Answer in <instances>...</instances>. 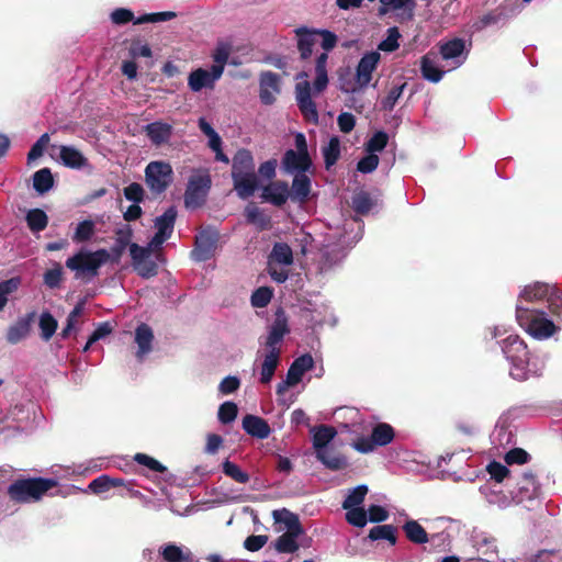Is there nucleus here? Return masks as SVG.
I'll use <instances>...</instances> for the list:
<instances>
[{
    "mask_svg": "<svg viewBox=\"0 0 562 562\" xmlns=\"http://www.w3.org/2000/svg\"><path fill=\"white\" fill-rule=\"evenodd\" d=\"M317 38H321V46L324 52L317 55L315 60V79L313 85L307 80V74L302 71L296 75L297 83L295 86V99L297 106L304 117L312 122H318V112L313 97L322 93L328 86V52L331 50L337 43V36L327 30H316Z\"/></svg>",
    "mask_w": 562,
    "mask_h": 562,
    "instance_id": "f257e3e1",
    "label": "nucleus"
},
{
    "mask_svg": "<svg viewBox=\"0 0 562 562\" xmlns=\"http://www.w3.org/2000/svg\"><path fill=\"white\" fill-rule=\"evenodd\" d=\"M132 231L130 228L120 229L116 233L115 241L111 251L106 249H98L89 251L86 249L79 250L74 256L66 260V267L75 272V278H94L98 276L99 269L109 260L119 262L126 247L132 244Z\"/></svg>",
    "mask_w": 562,
    "mask_h": 562,
    "instance_id": "f03ea898",
    "label": "nucleus"
},
{
    "mask_svg": "<svg viewBox=\"0 0 562 562\" xmlns=\"http://www.w3.org/2000/svg\"><path fill=\"white\" fill-rule=\"evenodd\" d=\"M289 333L288 319L282 311L276 313V318L269 328L265 341V350H258L257 360L261 359L260 363V382L268 384L271 382L274 372L280 363L281 344L284 336Z\"/></svg>",
    "mask_w": 562,
    "mask_h": 562,
    "instance_id": "7ed1b4c3",
    "label": "nucleus"
},
{
    "mask_svg": "<svg viewBox=\"0 0 562 562\" xmlns=\"http://www.w3.org/2000/svg\"><path fill=\"white\" fill-rule=\"evenodd\" d=\"M502 350L510 363L509 374L515 380L524 381L542 373L544 362L538 357H530L527 345L518 336H508L503 341Z\"/></svg>",
    "mask_w": 562,
    "mask_h": 562,
    "instance_id": "20e7f679",
    "label": "nucleus"
},
{
    "mask_svg": "<svg viewBox=\"0 0 562 562\" xmlns=\"http://www.w3.org/2000/svg\"><path fill=\"white\" fill-rule=\"evenodd\" d=\"M274 529L282 535L276 540L274 548L280 553H293L299 549L297 538L303 533L299 517L288 509L272 513Z\"/></svg>",
    "mask_w": 562,
    "mask_h": 562,
    "instance_id": "39448f33",
    "label": "nucleus"
},
{
    "mask_svg": "<svg viewBox=\"0 0 562 562\" xmlns=\"http://www.w3.org/2000/svg\"><path fill=\"white\" fill-rule=\"evenodd\" d=\"M516 319L520 327L539 340L550 338L559 329L544 312L531 310L520 303L516 306Z\"/></svg>",
    "mask_w": 562,
    "mask_h": 562,
    "instance_id": "423d86ee",
    "label": "nucleus"
},
{
    "mask_svg": "<svg viewBox=\"0 0 562 562\" xmlns=\"http://www.w3.org/2000/svg\"><path fill=\"white\" fill-rule=\"evenodd\" d=\"M381 59L378 50L366 53L359 60L353 79H339L340 90L345 93H356L364 90L372 80V75Z\"/></svg>",
    "mask_w": 562,
    "mask_h": 562,
    "instance_id": "0eeeda50",
    "label": "nucleus"
},
{
    "mask_svg": "<svg viewBox=\"0 0 562 562\" xmlns=\"http://www.w3.org/2000/svg\"><path fill=\"white\" fill-rule=\"evenodd\" d=\"M56 485L52 479H27L19 480L9 486V495L12 499L21 503L38 501L47 491Z\"/></svg>",
    "mask_w": 562,
    "mask_h": 562,
    "instance_id": "6e6552de",
    "label": "nucleus"
},
{
    "mask_svg": "<svg viewBox=\"0 0 562 562\" xmlns=\"http://www.w3.org/2000/svg\"><path fill=\"white\" fill-rule=\"evenodd\" d=\"M547 300L552 314L562 316V297L557 289L551 288L547 283L536 282L526 286L520 293L518 303L521 305L526 302H539Z\"/></svg>",
    "mask_w": 562,
    "mask_h": 562,
    "instance_id": "1a4fd4ad",
    "label": "nucleus"
},
{
    "mask_svg": "<svg viewBox=\"0 0 562 562\" xmlns=\"http://www.w3.org/2000/svg\"><path fill=\"white\" fill-rule=\"evenodd\" d=\"M156 247H142L137 244L130 245V255L134 270L144 279L155 277L158 272V265L153 258V250Z\"/></svg>",
    "mask_w": 562,
    "mask_h": 562,
    "instance_id": "9d476101",
    "label": "nucleus"
},
{
    "mask_svg": "<svg viewBox=\"0 0 562 562\" xmlns=\"http://www.w3.org/2000/svg\"><path fill=\"white\" fill-rule=\"evenodd\" d=\"M394 439L393 428L385 423H380L373 427L370 437H360L352 442L355 450L361 453H370L378 446H386Z\"/></svg>",
    "mask_w": 562,
    "mask_h": 562,
    "instance_id": "9b49d317",
    "label": "nucleus"
},
{
    "mask_svg": "<svg viewBox=\"0 0 562 562\" xmlns=\"http://www.w3.org/2000/svg\"><path fill=\"white\" fill-rule=\"evenodd\" d=\"M145 178L150 191L161 193L172 181L171 165L166 161H151L146 166Z\"/></svg>",
    "mask_w": 562,
    "mask_h": 562,
    "instance_id": "f8f14e48",
    "label": "nucleus"
},
{
    "mask_svg": "<svg viewBox=\"0 0 562 562\" xmlns=\"http://www.w3.org/2000/svg\"><path fill=\"white\" fill-rule=\"evenodd\" d=\"M211 188V178L207 173L193 175L188 182L184 193V204L188 209L201 206Z\"/></svg>",
    "mask_w": 562,
    "mask_h": 562,
    "instance_id": "ddd939ff",
    "label": "nucleus"
},
{
    "mask_svg": "<svg viewBox=\"0 0 562 562\" xmlns=\"http://www.w3.org/2000/svg\"><path fill=\"white\" fill-rule=\"evenodd\" d=\"M173 18H176V13L172 11L146 13L136 19H134L133 12L125 8L115 9L111 13L112 22L117 25H122L131 21H133L134 24L158 23L172 20Z\"/></svg>",
    "mask_w": 562,
    "mask_h": 562,
    "instance_id": "4468645a",
    "label": "nucleus"
},
{
    "mask_svg": "<svg viewBox=\"0 0 562 562\" xmlns=\"http://www.w3.org/2000/svg\"><path fill=\"white\" fill-rule=\"evenodd\" d=\"M313 367L314 359L311 355L305 353L296 358L290 366L285 380L278 384L277 393L283 394L290 386L296 385L301 382L304 373L313 369Z\"/></svg>",
    "mask_w": 562,
    "mask_h": 562,
    "instance_id": "2eb2a0df",
    "label": "nucleus"
},
{
    "mask_svg": "<svg viewBox=\"0 0 562 562\" xmlns=\"http://www.w3.org/2000/svg\"><path fill=\"white\" fill-rule=\"evenodd\" d=\"M221 77V66H212L210 70L198 68L190 72L188 77V86L193 92H200L202 89H213Z\"/></svg>",
    "mask_w": 562,
    "mask_h": 562,
    "instance_id": "dca6fc26",
    "label": "nucleus"
},
{
    "mask_svg": "<svg viewBox=\"0 0 562 562\" xmlns=\"http://www.w3.org/2000/svg\"><path fill=\"white\" fill-rule=\"evenodd\" d=\"M177 218V209L168 207L161 216L155 221L156 234L151 238L150 247H160L172 234Z\"/></svg>",
    "mask_w": 562,
    "mask_h": 562,
    "instance_id": "f3484780",
    "label": "nucleus"
},
{
    "mask_svg": "<svg viewBox=\"0 0 562 562\" xmlns=\"http://www.w3.org/2000/svg\"><path fill=\"white\" fill-rule=\"evenodd\" d=\"M440 55L450 69L460 67L467 59L465 42L461 38H452L440 45Z\"/></svg>",
    "mask_w": 562,
    "mask_h": 562,
    "instance_id": "a211bd4d",
    "label": "nucleus"
},
{
    "mask_svg": "<svg viewBox=\"0 0 562 562\" xmlns=\"http://www.w3.org/2000/svg\"><path fill=\"white\" fill-rule=\"evenodd\" d=\"M52 149L57 151L58 160L68 168L82 169L89 166L88 159L74 146L53 145Z\"/></svg>",
    "mask_w": 562,
    "mask_h": 562,
    "instance_id": "6ab92c4d",
    "label": "nucleus"
},
{
    "mask_svg": "<svg viewBox=\"0 0 562 562\" xmlns=\"http://www.w3.org/2000/svg\"><path fill=\"white\" fill-rule=\"evenodd\" d=\"M216 235L211 232H202L195 237V247L192 250V258L195 261L210 259L216 248Z\"/></svg>",
    "mask_w": 562,
    "mask_h": 562,
    "instance_id": "aec40b11",
    "label": "nucleus"
},
{
    "mask_svg": "<svg viewBox=\"0 0 562 562\" xmlns=\"http://www.w3.org/2000/svg\"><path fill=\"white\" fill-rule=\"evenodd\" d=\"M144 132L150 143L154 146H161L165 144H168L171 139V136L173 134V127L171 124L162 122V121H155L153 123L147 124L144 127Z\"/></svg>",
    "mask_w": 562,
    "mask_h": 562,
    "instance_id": "412c9836",
    "label": "nucleus"
},
{
    "mask_svg": "<svg viewBox=\"0 0 562 562\" xmlns=\"http://www.w3.org/2000/svg\"><path fill=\"white\" fill-rule=\"evenodd\" d=\"M280 93V77L271 71L260 75V100L263 104H272Z\"/></svg>",
    "mask_w": 562,
    "mask_h": 562,
    "instance_id": "4be33fe9",
    "label": "nucleus"
},
{
    "mask_svg": "<svg viewBox=\"0 0 562 562\" xmlns=\"http://www.w3.org/2000/svg\"><path fill=\"white\" fill-rule=\"evenodd\" d=\"M290 198L289 186L284 181L271 182L262 188L261 199L276 206L283 205Z\"/></svg>",
    "mask_w": 562,
    "mask_h": 562,
    "instance_id": "5701e85b",
    "label": "nucleus"
},
{
    "mask_svg": "<svg viewBox=\"0 0 562 562\" xmlns=\"http://www.w3.org/2000/svg\"><path fill=\"white\" fill-rule=\"evenodd\" d=\"M244 430L258 439H266L271 434L269 424L261 417L255 415H246L243 418Z\"/></svg>",
    "mask_w": 562,
    "mask_h": 562,
    "instance_id": "b1692460",
    "label": "nucleus"
},
{
    "mask_svg": "<svg viewBox=\"0 0 562 562\" xmlns=\"http://www.w3.org/2000/svg\"><path fill=\"white\" fill-rule=\"evenodd\" d=\"M315 456L325 468L331 471H339L348 465L347 458L342 453L336 451L333 446L326 450H321Z\"/></svg>",
    "mask_w": 562,
    "mask_h": 562,
    "instance_id": "393cba45",
    "label": "nucleus"
},
{
    "mask_svg": "<svg viewBox=\"0 0 562 562\" xmlns=\"http://www.w3.org/2000/svg\"><path fill=\"white\" fill-rule=\"evenodd\" d=\"M234 189L240 199L250 198L259 188V181L256 172L232 177Z\"/></svg>",
    "mask_w": 562,
    "mask_h": 562,
    "instance_id": "a878e982",
    "label": "nucleus"
},
{
    "mask_svg": "<svg viewBox=\"0 0 562 562\" xmlns=\"http://www.w3.org/2000/svg\"><path fill=\"white\" fill-rule=\"evenodd\" d=\"M159 554L166 562H193L190 549L175 543H168L159 548Z\"/></svg>",
    "mask_w": 562,
    "mask_h": 562,
    "instance_id": "bb28decb",
    "label": "nucleus"
},
{
    "mask_svg": "<svg viewBox=\"0 0 562 562\" xmlns=\"http://www.w3.org/2000/svg\"><path fill=\"white\" fill-rule=\"evenodd\" d=\"M283 167L289 172L299 171L304 173L311 167V159L308 154L296 153L289 149L283 157Z\"/></svg>",
    "mask_w": 562,
    "mask_h": 562,
    "instance_id": "cd10ccee",
    "label": "nucleus"
},
{
    "mask_svg": "<svg viewBox=\"0 0 562 562\" xmlns=\"http://www.w3.org/2000/svg\"><path fill=\"white\" fill-rule=\"evenodd\" d=\"M255 172V162L251 153L239 149L233 158L232 177Z\"/></svg>",
    "mask_w": 562,
    "mask_h": 562,
    "instance_id": "c85d7f7f",
    "label": "nucleus"
},
{
    "mask_svg": "<svg viewBox=\"0 0 562 562\" xmlns=\"http://www.w3.org/2000/svg\"><path fill=\"white\" fill-rule=\"evenodd\" d=\"M312 432V441L315 454L321 450H326L327 448L331 447L330 443L337 435V431L334 427L326 425L315 427Z\"/></svg>",
    "mask_w": 562,
    "mask_h": 562,
    "instance_id": "c756f323",
    "label": "nucleus"
},
{
    "mask_svg": "<svg viewBox=\"0 0 562 562\" xmlns=\"http://www.w3.org/2000/svg\"><path fill=\"white\" fill-rule=\"evenodd\" d=\"M154 339L151 328L146 324H140L135 330V342L137 344L138 350L136 357L138 360H143L144 357L151 351V342Z\"/></svg>",
    "mask_w": 562,
    "mask_h": 562,
    "instance_id": "7c9ffc66",
    "label": "nucleus"
},
{
    "mask_svg": "<svg viewBox=\"0 0 562 562\" xmlns=\"http://www.w3.org/2000/svg\"><path fill=\"white\" fill-rule=\"evenodd\" d=\"M311 192V180L302 172L294 176L290 198L293 201L305 202Z\"/></svg>",
    "mask_w": 562,
    "mask_h": 562,
    "instance_id": "2f4dec72",
    "label": "nucleus"
},
{
    "mask_svg": "<svg viewBox=\"0 0 562 562\" xmlns=\"http://www.w3.org/2000/svg\"><path fill=\"white\" fill-rule=\"evenodd\" d=\"M296 34L299 36L297 48L301 54V58L307 59L313 53L314 45L317 43L316 30L308 31L305 29H299L296 30Z\"/></svg>",
    "mask_w": 562,
    "mask_h": 562,
    "instance_id": "473e14b6",
    "label": "nucleus"
},
{
    "mask_svg": "<svg viewBox=\"0 0 562 562\" xmlns=\"http://www.w3.org/2000/svg\"><path fill=\"white\" fill-rule=\"evenodd\" d=\"M403 531L406 538L415 544H425L429 541L427 531L417 520H407L403 525Z\"/></svg>",
    "mask_w": 562,
    "mask_h": 562,
    "instance_id": "72a5a7b5",
    "label": "nucleus"
},
{
    "mask_svg": "<svg viewBox=\"0 0 562 562\" xmlns=\"http://www.w3.org/2000/svg\"><path fill=\"white\" fill-rule=\"evenodd\" d=\"M420 69L423 77L431 82H439L445 74V71L438 67L435 57L430 54L422 58Z\"/></svg>",
    "mask_w": 562,
    "mask_h": 562,
    "instance_id": "f704fd0d",
    "label": "nucleus"
},
{
    "mask_svg": "<svg viewBox=\"0 0 562 562\" xmlns=\"http://www.w3.org/2000/svg\"><path fill=\"white\" fill-rule=\"evenodd\" d=\"M54 186V178L48 168H43L33 175V187L36 192L44 194Z\"/></svg>",
    "mask_w": 562,
    "mask_h": 562,
    "instance_id": "c9c22d12",
    "label": "nucleus"
},
{
    "mask_svg": "<svg viewBox=\"0 0 562 562\" xmlns=\"http://www.w3.org/2000/svg\"><path fill=\"white\" fill-rule=\"evenodd\" d=\"M26 223L33 233L42 232L48 224V217L43 210L32 209L26 214Z\"/></svg>",
    "mask_w": 562,
    "mask_h": 562,
    "instance_id": "e433bc0d",
    "label": "nucleus"
},
{
    "mask_svg": "<svg viewBox=\"0 0 562 562\" xmlns=\"http://www.w3.org/2000/svg\"><path fill=\"white\" fill-rule=\"evenodd\" d=\"M326 168L334 166L340 157V140L337 136H333L328 144L322 149Z\"/></svg>",
    "mask_w": 562,
    "mask_h": 562,
    "instance_id": "4c0bfd02",
    "label": "nucleus"
},
{
    "mask_svg": "<svg viewBox=\"0 0 562 562\" xmlns=\"http://www.w3.org/2000/svg\"><path fill=\"white\" fill-rule=\"evenodd\" d=\"M30 331V324L27 321H19L16 324L9 327L7 333V340L14 345L23 340Z\"/></svg>",
    "mask_w": 562,
    "mask_h": 562,
    "instance_id": "58836bf2",
    "label": "nucleus"
},
{
    "mask_svg": "<svg viewBox=\"0 0 562 562\" xmlns=\"http://www.w3.org/2000/svg\"><path fill=\"white\" fill-rule=\"evenodd\" d=\"M367 493H368V486L363 485V484L349 490V492L342 503V508L360 507Z\"/></svg>",
    "mask_w": 562,
    "mask_h": 562,
    "instance_id": "ea45409f",
    "label": "nucleus"
},
{
    "mask_svg": "<svg viewBox=\"0 0 562 562\" xmlns=\"http://www.w3.org/2000/svg\"><path fill=\"white\" fill-rule=\"evenodd\" d=\"M40 328H41V337L48 341L57 329V321L53 317V315L48 312H44L40 316Z\"/></svg>",
    "mask_w": 562,
    "mask_h": 562,
    "instance_id": "a19ab883",
    "label": "nucleus"
},
{
    "mask_svg": "<svg viewBox=\"0 0 562 562\" xmlns=\"http://www.w3.org/2000/svg\"><path fill=\"white\" fill-rule=\"evenodd\" d=\"M371 540H387L391 544H395V528L392 525H380L373 527L369 532Z\"/></svg>",
    "mask_w": 562,
    "mask_h": 562,
    "instance_id": "79ce46f5",
    "label": "nucleus"
},
{
    "mask_svg": "<svg viewBox=\"0 0 562 562\" xmlns=\"http://www.w3.org/2000/svg\"><path fill=\"white\" fill-rule=\"evenodd\" d=\"M415 7L413 0H380L379 13L381 15L386 14L390 11L397 10H409L412 11Z\"/></svg>",
    "mask_w": 562,
    "mask_h": 562,
    "instance_id": "37998d69",
    "label": "nucleus"
},
{
    "mask_svg": "<svg viewBox=\"0 0 562 562\" xmlns=\"http://www.w3.org/2000/svg\"><path fill=\"white\" fill-rule=\"evenodd\" d=\"M20 285L21 279L19 277L0 282V311L5 307L9 295L15 292Z\"/></svg>",
    "mask_w": 562,
    "mask_h": 562,
    "instance_id": "c03bdc74",
    "label": "nucleus"
},
{
    "mask_svg": "<svg viewBox=\"0 0 562 562\" xmlns=\"http://www.w3.org/2000/svg\"><path fill=\"white\" fill-rule=\"evenodd\" d=\"M245 212L249 223L258 226L259 228L268 227L270 220L258 206L252 204L248 205Z\"/></svg>",
    "mask_w": 562,
    "mask_h": 562,
    "instance_id": "a18cd8bd",
    "label": "nucleus"
},
{
    "mask_svg": "<svg viewBox=\"0 0 562 562\" xmlns=\"http://www.w3.org/2000/svg\"><path fill=\"white\" fill-rule=\"evenodd\" d=\"M222 469L225 475L238 483H247L249 481V475L229 460L223 462Z\"/></svg>",
    "mask_w": 562,
    "mask_h": 562,
    "instance_id": "49530a36",
    "label": "nucleus"
},
{
    "mask_svg": "<svg viewBox=\"0 0 562 562\" xmlns=\"http://www.w3.org/2000/svg\"><path fill=\"white\" fill-rule=\"evenodd\" d=\"M389 142V136L385 132L379 131L368 140L366 150L368 154H376L382 151Z\"/></svg>",
    "mask_w": 562,
    "mask_h": 562,
    "instance_id": "de8ad7c7",
    "label": "nucleus"
},
{
    "mask_svg": "<svg viewBox=\"0 0 562 562\" xmlns=\"http://www.w3.org/2000/svg\"><path fill=\"white\" fill-rule=\"evenodd\" d=\"M271 258L281 265H291L293 261L292 249L286 244H276L273 246Z\"/></svg>",
    "mask_w": 562,
    "mask_h": 562,
    "instance_id": "09e8293b",
    "label": "nucleus"
},
{
    "mask_svg": "<svg viewBox=\"0 0 562 562\" xmlns=\"http://www.w3.org/2000/svg\"><path fill=\"white\" fill-rule=\"evenodd\" d=\"M346 520L355 527H364L368 522L367 512L362 507H349L345 508Z\"/></svg>",
    "mask_w": 562,
    "mask_h": 562,
    "instance_id": "8fccbe9b",
    "label": "nucleus"
},
{
    "mask_svg": "<svg viewBox=\"0 0 562 562\" xmlns=\"http://www.w3.org/2000/svg\"><path fill=\"white\" fill-rule=\"evenodd\" d=\"M94 233V223L92 221L80 222L72 236L74 241L82 243L89 240Z\"/></svg>",
    "mask_w": 562,
    "mask_h": 562,
    "instance_id": "3c124183",
    "label": "nucleus"
},
{
    "mask_svg": "<svg viewBox=\"0 0 562 562\" xmlns=\"http://www.w3.org/2000/svg\"><path fill=\"white\" fill-rule=\"evenodd\" d=\"M238 408L233 402H225L218 408V419L222 424H229L237 417Z\"/></svg>",
    "mask_w": 562,
    "mask_h": 562,
    "instance_id": "603ef678",
    "label": "nucleus"
},
{
    "mask_svg": "<svg viewBox=\"0 0 562 562\" xmlns=\"http://www.w3.org/2000/svg\"><path fill=\"white\" fill-rule=\"evenodd\" d=\"M63 280V268L59 263H54L52 269L44 273V283L50 288H58Z\"/></svg>",
    "mask_w": 562,
    "mask_h": 562,
    "instance_id": "864d4df0",
    "label": "nucleus"
},
{
    "mask_svg": "<svg viewBox=\"0 0 562 562\" xmlns=\"http://www.w3.org/2000/svg\"><path fill=\"white\" fill-rule=\"evenodd\" d=\"M272 299V290L267 286L257 289L251 295V304L255 307H266Z\"/></svg>",
    "mask_w": 562,
    "mask_h": 562,
    "instance_id": "5fc2aeb1",
    "label": "nucleus"
},
{
    "mask_svg": "<svg viewBox=\"0 0 562 562\" xmlns=\"http://www.w3.org/2000/svg\"><path fill=\"white\" fill-rule=\"evenodd\" d=\"M229 54H231V47L226 43H220L212 54V58L214 60L213 66H221L222 74L224 72V68L228 60Z\"/></svg>",
    "mask_w": 562,
    "mask_h": 562,
    "instance_id": "6e6d98bb",
    "label": "nucleus"
},
{
    "mask_svg": "<svg viewBox=\"0 0 562 562\" xmlns=\"http://www.w3.org/2000/svg\"><path fill=\"white\" fill-rule=\"evenodd\" d=\"M49 135L47 133H44L37 140L36 143L31 147L29 154H27V161L29 162H32L36 159H38L45 148L47 147V145L49 144Z\"/></svg>",
    "mask_w": 562,
    "mask_h": 562,
    "instance_id": "4d7b16f0",
    "label": "nucleus"
},
{
    "mask_svg": "<svg viewBox=\"0 0 562 562\" xmlns=\"http://www.w3.org/2000/svg\"><path fill=\"white\" fill-rule=\"evenodd\" d=\"M398 37L400 33L396 27H392L389 30V35L385 40H383L379 44V49L383 52H394L398 48Z\"/></svg>",
    "mask_w": 562,
    "mask_h": 562,
    "instance_id": "13d9d810",
    "label": "nucleus"
},
{
    "mask_svg": "<svg viewBox=\"0 0 562 562\" xmlns=\"http://www.w3.org/2000/svg\"><path fill=\"white\" fill-rule=\"evenodd\" d=\"M372 206V202L370 196L364 193L360 192L352 199V207L357 213L364 214L370 211Z\"/></svg>",
    "mask_w": 562,
    "mask_h": 562,
    "instance_id": "bf43d9fd",
    "label": "nucleus"
},
{
    "mask_svg": "<svg viewBox=\"0 0 562 562\" xmlns=\"http://www.w3.org/2000/svg\"><path fill=\"white\" fill-rule=\"evenodd\" d=\"M379 157L376 154H368L358 161L357 170L362 173H370L376 169Z\"/></svg>",
    "mask_w": 562,
    "mask_h": 562,
    "instance_id": "052dcab7",
    "label": "nucleus"
},
{
    "mask_svg": "<svg viewBox=\"0 0 562 562\" xmlns=\"http://www.w3.org/2000/svg\"><path fill=\"white\" fill-rule=\"evenodd\" d=\"M134 460L154 472L166 471V468L159 461L155 460L154 458L145 453H136Z\"/></svg>",
    "mask_w": 562,
    "mask_h": 562,
    "instance_id": "680f3d73",
    "label": "nucleus"
},
{
    "mask_svg": "<svg viewBox=\"0 0 562 562\" xmlns=\"http://www.w3.org/2000/svg\"><path fill=\"white\" fill-rule=\"evenodd\" d=\"M404 87L405 85H402L398 87H394L389 91L387 95L382 101V108L384 110L391 111L395 106V104L397 103L398 99L403 93Z\"/></svg>",
    "mask_w": 562,
    "mask_h": 562,
    "instance_id": "e2e57ef3",
    "label": "nucleus"
},
{
    "mask_svg": "<svg viewBox=\"0 0 562 562\" xmlns=\"http://www.w3.org/2000/svg\"><path fill=\"white\" fill-rule=\"evenodd\" d=\"M88 487L94 494H102L111 488V477L101 475L91 481Z\"/></svg>",
    "mask_w": 562,
    "mask_h": 562,
    "instance_id": "0e129e2a",
    "label": "nucleus"
},
{
    "mask_svg": "<svg viewBox=\"0 0 562 562\" xmlns=\"http://www.w3.org/2000/svg\"><path fill=\"white\" fill-rule=\"evenodd\" d=\"M124 196L134 203H139L144 198V189L139 183L133 182L124 189Z\"/></svg>",
    "mask_w": 562,
    "mask_h": 562,
    "instance_id": "69168bd1",
    "label": "nucleus"
},
{
    "mask_svg": "<svg viewBox=\"0 0 562 562\" xmlns=\"http://www.w3.org/2000/svg\"><path fill=\"white\" fill-rule=\"evenodd\" d=\"M505 460L508 464H524L528 462L529 454L520 448H515L506 453Z\"/></svg>",
    "mask_w": 562,
    "mask_h": 562,
    "instance_id": "338daca9",
    "label": "nucleus"
},
{
    "mask_svg": "<svg viewBox=\"0 0 562 562\" xmlns=\"http://www.w3.org/2000/svg\"><path fill=\"white\" fill-rule=\"evenodd\" d=\"M239 385V379L237 376L229 375L222 380V382L218 385V391L224 395L231 394L237 391Z\"/></svg>",
    "mask_w": 562,
    "mask_h": 562,
    "instance_id": "774afa93",
    "label": "nucleus"
}]
</instances>
